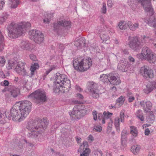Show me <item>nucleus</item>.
<instances>
[{"label": "nucleus", "mask_w": 156, "mask_h": 156, "mask_svg": "<svg viewBox=\"0 0 156 156\" xmlns=\"http://www.w3.org/2000/svg\"><path fill=\"white\" fill-rule=\"evenodd\" d=\"M48 125V122L46 118L43 119L39 121L31 120L27 126V128L29 131L27 136L32 138L37 137L43 133Z\"/></svg>", "instance_id": "obj_1"}, {"label": "nucleus", "mask_w": 156, "mask_h": 156, "mask_svg": "<svg viewBox=\"0 0 156 156\" xmlns=\"http://www.w3.org/2000/svg\"><path fill=\"white\" fill-rule=\"evenodd\" d=\"M31 26L28 22H21L18 23H12L7 28L8 36L11 38H15L21 36L27 28Z\"/></svg>", "instance_id": "obj_2"}, {"label": "nucleus", "mask_w": 156, "mask_h": 156, "mask_svg": "<svg viewBox=\"0 0 156 156\" xmlns=\"http://www.w3.org/2000/svg\"><path fill=\"white\" fill-rule=\"evenodd\" d=\"M54 84L55 85L54 92L56 93H65L68 91V88L70 87V81L67 76L64 74H61L59 73L56 74Z\"/></svg>", "instance_id": "obj_3"}, {"label": "nucleus", "mask_w": 156, "mask_h": 156, "mask_svg": "<svg viewBox=\"0 0 156 156\" xmlns=\"http://www.w3.org/2000/svg\"><path fill=\"white\" fill-rule=\"evenodd\" d=\"M73 62L74 69L81 72L87 71L92 65L91 59L90 58L83 59L77 58L73 60Z\"/></svg>", "instance_id": "obj_4"}, {"label": "nucleus", "mask_w": 156, "mask_h": 156, "mask_svg": "<svg viewBox=\"0 0 156 156\" xmlns=\"http://www.w3.org/2000/svg\"><path fill=\"white\" fill-rule=\"evenodd\" d=\"M136 56L140 59L147 60L150 63L156 61V54L147 47H144L141 53L137 54Z\"/></svg>", "instance_id": "obj_5"}, {"label": "nucleus", "mask_w": 156, "mask_h": 156, "mask_svg": "<svg viewBox=\"0 0 156 156\" xmlns=\"http://www.w3.org/2000/svg\"><path fill=\"white\" fill-rule=\"evenodd\" d=\"M6 117L9 119L16 122H20L23 121L26 117L25 115L20 112V111L16 109L13 107L11 110H7L5 112Z\"/></svg>", "instance_id": "obj_6"}, {"label": "nucleus", "mask_w": 156, "mask_h": 156, "mask_svg": "<svg viewBox=\"0 0 156 156\" xmlns=\"http://www.w3.org/2000/svg\"><path fill=\"white\" fill-rule=\"evenodd\" d=\"M74 103L78 104L75 106L72 111L69 112V115L73 119H80L83 115L86 109L84 108V106L83 104L79 103V101H75Z\"/></svg>", "instance_id": "obj_7"}, {"label": "nucleus", "mask_w": 156, "mask_h": 156, "mask_svg": "<svg viewBox=\"0 0 156 156\" xmlns=\"http://www.w3.org/2000/svg\"><path fill=\"white\" fill-rule=\"evenodd\" d=\"M16 104L19 106L20 112L27 117L31 110V102L28 101H22L17 102Z\"/></svg>", "instance_id": "obj_8"}, {"label": "nucleus", "mask_w": 156, "mask_h": 156, "mask_svg": "<svg viewBox=\"0 0 156 156\" xmlns=\"http://www.w3.org/2000/svg\"><path fill=\"white\" fill-rule=\"evenodd\" d=\"M28 98L32 100H34L39 102H44L46 99L45 91L42 89H38L31 94Z\"/></svg>", "instance_id": "obj_9"}, {"label": "nucleus", "mask_w": 156, "mask_h": 156, "mask_svg": "<svg viewBox=\"0 0 156 156\" xmlns=\"http://www.w3.org/2000/svg\"><path fill=\"white\" fill-rule=\"evenodd\" d=\"M30 38L37 43H41L43 41L44 35L39 30H30L29 32Z\"/></svg>", "instance_id": "obj_10"}, {"label": "nucleus", "mask_w": 156, "mask_h": 156, "mask_svg": "<svg viewBox=\"0 0 156 156\" xmlns=\"http://www.w3.org/2000/svg\"><path fill=\"white\" fill-rule=\"evenodd\" d=\"M128 41V45L130 48L134 50L139 49L143 45L142 43L140 41L136 36L133 37H129Z\"/></svg>", "instance_id": "obj_11"}, {"label": "nucleus", "mask_w": 156, "mask_h": 156, "mask_svg": "<svg viewBox=\"0 0 156 156\" xmlns=\"http://www.w3.org/2000/svg\"><path fill=\"white\" fill-rule=\"evenodd\" d=\"M139 72L144 78L152 79L154 77L153 70L147 66H144L142 67Z\"/></svg>", "instance_id": "obj_12"}, {"label": "nucleus", "mask_w": 156, "mask_h": 156, "mask_svg": "<svg viewBox=\"0 0 156 156\" xmlns=\"http://www.w3.org/2000/svg\"><path fill=\"white\" fill-rule=\"evenodd\" d=\"M98 88V85L93 82H90L88 84V89L92 93V97L95 98L99 97V91Z\"/></svg>", "instance_id": "obj_13"}, {"label": "nucleus", "mask_w": 156, "mask_h": 156, "mask_svg": "<svg viewBox=\"0 0 156 156\" xmlns=\"http://www.w3.org/2000/svg\"><path fill=\"white\" fill-rule=\"evenodd\" d=\"M125 110L121 111L120 114V117H116L114 119V125L117 131L119 132L120 131V122H123L125 117Z\"/></svg>", "instance_id": "obj_14"}, {"label": "nucleus", "mask_w": 156, "mask_h": 156, "mask_svg": "<svg viewBox=\"0 0 156 156\" xmlns=\"http://www.w3.org/2000/svg\"><path fill=\"white\" fill-rule=\"evenodd\" d=\"M60 26L68 28L70 27V22L64 19L60 20L57 22V23H55L54 24L53 27L55 31H57V30L59 29Z\"/></svg>", "instance_id": "obj_15"}, {"label": "nucleus", "mask_w": 156, "mask_h": 156, "mask_svg": "<svg viewBox=\"0 0 156 156\" xmlns=\"http://www.w3.org/2000/svg\"><path fill=\"white\" fill-rule=\"evenodd\" d=\"M25 64L21 62H17L14 70L20 74L24 75L26 74V70L24 69Z\"/></svg>", "instance_id": "obj_16"}, {"label": "nucleus", "mask_w": 156, "mask_h": 156, "mask_svg": "<svg viewBox=\"0 0 156 156\" xmlns=\"http://www.w3.org/2000/svg\"><path fill=\"white\" fill-rule=\"evenodd\" d=\"M126 62L125 59L121 60L119 63L118 66V68L120 70L123 72H125L129 70L131 72L133 70L134 67L131 66L132 69L130 68V67L126 65L127 69L126 68Z\"/></svg>", "instance_id": "obj_17"}, {"label": "nucleus", "mask_w": 156, "mask_h": 156, "mask_svg": "<svg viewBox=\"0 0 156 156\" xmlns=\"http://www.w3.org/2000/svg\"><path fill=\"white\" fill-rule=\"evenodd\" d=\"M140 105L141 106L144 108L145 112H150L152 106V103L149 101H147L145 102L142 101L140 102Z\"/></svg>", "instance_id": "obj_18"}, {"label": "nucleus", "mask_w": 156, "mask_h": 156, "mask_svg": "<svg viewBox=\"0 0 156 156\" xmlns=\"http://www.w3.org/2000/svg\"><path fill=\"white\" fill-rule=\"evenodd\" d=\"M109 76L110 79H109V82L113 85H118L121 83V81L119 77L112 76L111 73L109 74Z\"/></svg>", "instance_id": "obj_19"}, {"label": "nucleus", "mask_w": 156, "mask_h": 156, "mask_svg": "<svg viewBox=\"0 0 156 156\" xmlns=\"http://www.w3.org/2000/svg\"><path fill=\"white\" fill-rule=\"evenodd\" d=\"M155 88H156V81H152L150 83V84L147 85L146 88L144 89V91L146 93L148 94Z\"/></svg>", "instance_id": "obj_20"}, {"label": "nucleus", "mask_w": 156, "mask_h": 156, "mask_svg": "<svg viewBox=\"0 0 156 156\" xmlns=\"http://www.w3.org/2000/svg\"><path fill=\"white\" fill-rule=\"evenodd\" d=\"M17 62L16 61L13 60H9L6 65V68L8 70L12 69L14 70Z\"/></svg>", "instance_id": "obj_21"}, {"label": "nucleus", "mask_w": 156, "mask_h": 156, "mask_svg": "<svg viewBox=\"0 0 156 156\" xmlns=\"http://www.w3.org/2000/svg\"><path fill=\"white\" fill-rule=\"evenodd\" d=\"M11 95L14 97H16L20 94V91L19 88L12 87L10 90Z\"/></svg>", "instance_id": "obj_22"}, {"label": "nucleus", "mask_w": 156, "mask_h": 156, "mask_svg": "<svg viewBox=\"0 0 156 156\" xmlns=\"http://www.w3.org/2000/svg\"><path fill=\"white\" fill-rule=\"evenodd\" d=\"M149 112L148 115L146 118V121L147 122L152 123L155 120V116L152 112Z\"/></svg>", "instance_id": "obj_23"}, {"label": "nucleus", "mask_w": 156, "mask_h": 156, "mask_svg": "<svg viewBox=\"0 0 156 156\" xmlns=\"http://www.w3.org/2000/svg\"><path fill=\"white\" fill-rule=\"evenodd\" d=\"M128 25L130 29L132 30H136L139 26V24L138 23H133L130 21L128 22Z\"/></svg>", "instance_id": "obj_24"}, {"label": "nucleus", "mask_w": 156, "mask_h": 156, "mask_svg": "<svg viewBox=\"0 0 156 156\" xmlns=\"http://www.w3.org/2000/svg\"><path fill=\"white\" fill-rule=\"evenodd\" d=\"M39 68V66L38 63H35L31 65L30 68L31 76H33L34 75L35 71L36 70L38 69Z\"/></svg>", "instance_id": "obj_25"}, {"label": "nucleus", "mask_w": 156, "mask_h": 156, "mask_svg": "<svg viewBox=\"0 0 156 156\" xmlns=\"http://www.w3.org/2000/svg\"><path fill=\"white\" fill-rule=\"evenodd\" d=\"M9 1L10 6L12 9H15L17 7L20 3L19 0H9Z\"/></svg>", "instance_id": "obj_26"}, {"label": "nucleus", "mask_w": 156, "mask_h": 156, "mask_svg": "<svg viewBox=\"0 0 156 156\" xmlns=\"http://www.w3.org/2000/svg\"><path fill=\"white\" fill-rule=\"evenodd\" d=\"M118 26L120 30H124L128 26V22L123 20L121 21L118 23Z\"/></svg>", "instance_id": "obj_27"}, {"label": "nucleus", "mask_w": 156, "mask_h": 156, "mask_svg": "<svg viewBox=\"0 0 156 156\" xmlns=\"http://www.w3.org/2000/svg\"><path fill=\"white\" fill-rule=\"evenodd\" d=\"M20 48L23 50H29V45L28 41H23L19 44Z\"/></svg>", "instance_id": "obj_28"}, {"label": "nucleus", "mask_w": 156, "mask_h": 156, "mask_svg": "<svg viewBox=\"0 0 156 156\" xmlns=\"http://www.w3.org/2000/svg\"><path fill=\"white\" fill-rule=\"evenodd\" d=\"M135 115L138 119L141 121H144V118L143 115V112L140 110H138L136 111Z\"/></svg>", "instance_id": "obj_29"}, {"label": "nucleus", "mask_w": 156, "mask_h": 156, "mask_svg": "<svg viewBox=\"0 0 156 156\" xmlns=\"http://www.w3.org/2000/svg\"><path fill=\"white\" fill-rule=\"evenodd\" d=\"M130 133L131 135L134 137H136L138 135V130L137 128L134 126L130 127Z\"/></svg>", "instance_id": "obj_30"}, {"label": "nucleus", "mask_w": 156, "mask_h": 156, "mask_svg": "<svg viewBox=\"0 0 156 156\" xmlns=\"http://www.w3.org/2000/svg\"><path fill=\"white\" fill-rule=\"evenodd\" d=\"M140 149V146L138 145H133L131 147V151L134 154H137L139 152Z\"/></svg>", "instance_id": "obj_31"}, {"label": "nucleus", "mask_w": 156, "mask_h": 156, "mask_svg": "<svg viewBox=\"0 0 156 156\" xmlns=\"http://www.w3.org/2000/svg\"><path fill=\"white\" fill-rule=\"evenodd\" d=\"M85 44L84 39L83 38H80L77 40L75 41L74 42V45L77 47H80L82 44Z\"/></svg>", "instance_id": "obj_32"}, {"label": "nucleus", "mask_w": 156, "mask_h": 156, "mask_svg": "<svg viewBox=\"0 0 156 156\" xmlns=\"http://www.w3.org/2000/svg\"><path fill=\"white\" fill-rule=\"evenodd\" d=\"M108 77H109V74H103L100 75V80L104 83H108L109 81Z\"/></svg>", "instance_id": "obj_33"}, {"label": "nucleus", "mask_w": 156, "mask_h": 156, "mask_svg": "<svg viewBox=\"0 0 156 156\" xmlns=\"http://www.w3.org/2000/svg\"><path fill=\"white\" fill-rule=\"evenodd\" d=\"M90 152V150L88 148H83V151L80 153V156H89Z\"/></svg>", "instance_id": "obj_34"}, {"label": "nucleus", "mask_w": 156, "mask_h": 156, "mask_svg": "<svg viewBox=\"0 0 156 156\" xmlns=\"http://www.w3.org/2000/svg\"><path fill=\"white\" fill-rule=\"evenodd\" d=\"M8 17V15L6 13H3L1 16H0V25L4 22Z\"/></svg>", "instance_id": "obj_35"}, {"label": "nucleus", "mask_w": 156, "mask_h": 156, "mask_svg": "<svg viewBox=\"0 0 156 156\" xmlns=\"http://www.w3.org/2000/svg\"><path fill=\"white\" fill-rule=\"evenodd\" d=\"M103 118L107 120V121L110 120V119H111V117L112 115V113L108 112H103Z\"/></svg>", "instance_id": "obj_36"}, {"label": "nucleus", "mask_w": 156, "mask_h": 156, "mask_svg": "<svg viewBox=\"0 0 156 156\" xmlns=\"http://www.w3.org/2000/svg\"><path fill=\"white\" fill-rule=\"evenodd\" d=\"M125 100V97L122 96H120L116 100V104H119V106L123 104Z\"/></svg>", "instance_id": "obj_37"}, {"label": "nucleus", "mask_w": 156, "mask_h": 156, "mask_svg": "<svg viewBox=\"0 0 156 156\" xmlns=\"http://www.w3.org/2000/svg\"><path fill=\"white\" fill-rule=\"evenodd\" d=\"M128 134L127 130L125 129L123 130L121 134L122 142V143H123V141L125 139L126 136L128 135Z\"/></svg>", "instance_id": "obj_38"}, {"label": "nucleus", "mask_w": 156, "mask_h": 156, "mask_svg": "<svg viewBox=\"0 0 156 156\" xmlns=\"http://www.w3.org/2000/svg\"><path fill=\"white\" fill-rule=\"evenodd\" d=\"M57 67L55 65H51L49 68L46 70L44 75H47L52 70L56 69Z\"/></svg>", "instance_id": "obj_39"}, {"label": "nucleus", "mask_w": 156, "mask_h": 156, "mask_svg": "<svg viewBox=\"0 0 156 156\" xmlns=\"http://www.w3.org/2000/svg\"><path fill=\"white\" fill-rule=\"evenodd\" d=\"M127 96L129 97L128 100L129 102H132L134 100L135 98L134 96L131 93H128L127 94Z\"/></svg>", "instance_id": "obj_40"}, {"label": "nucleus", "mask_w": 156, "mask_h": 156, "mask_svg": "<svg viewBox=\"0 0 156 156\" xmlns=\"http://www.w3.org/2000/svg\"><path fill=\"white\" fill-rule=\"evenodd\" d=\"M108 126L107 128V130L108 132H110L111 130V129L112 126L113 121L111 119H110V120L108 121Z\"/></svg>", "instance_id": "obj_41"}, {"label": "nucleus", "mask_w": 156, "mask_h": 156, "mask_svg": "<svg viewBox=\"0 0 156 156\" xmlns=\"http://www.w3.org/2000/svg\"><path fill=\"white\" fill-rule=\"evenodd\" d=\"M6 60L4 56H0V65L3 66L5 63Z\"/></svg>", "instance_id": "obj_42"}, {"label": "nucleus", "mask_w": 156, "mask_h": 156, "mask_svg": "<svg viewBox=\"0 0 156 156\" xmlns=\"http://www.w3.org/2000/svg\"><path fill=\"white\" fill-rule=\"evenodd\" d=\"M52 15L48 14L47 16V18H45L43 20V21L45 23H48L50 21L51 17L52 16Z\"/></svg>", "instance_id": "obj_43"}, {"label": "nucleus", "mask_w": 156, "mask_h": 156, "mask_svg": "<svg viewBox=\"0 0 156 156\" xmlns=\"http://www.w3.org/2000/svg\"><path fill=\"white\" fill-rule=\"evenodd\" d=\"M94 130L98 132H100L102 130V127L100 126H95L94 127Z\"/></svg>", "instance_id": "obj_44"}, {"label": "nucleus", "mask_w": 156, "mask_h": 156, "mask_svg": "<svg viewBox=\"0 0 156 156\" xmlns=\"http://www.w3.org/2000/svg\"><path fill=\"white\" fill-rule=\"evenodd\" d=\"M143 41L145 42H150V43H151V42H150V41H151V40L150 39V37H146L145 36H143Z\"/></svg>", "instance_id": "obj_45"}, {"label": "nucleus", "mask_w": 156, "mask_h": 156, "mask_svg": "<svg viewBox=\"0 0 156 156\" xmlns=\"http://www.w3.org/2000/svg\"><path fill=\"white\" fill-rule=\"evenodd\" d=\"M101 39L104 42H105L107 41L109 38V37L108 36L107 34H105L101 37Z\"/></svg>", "instance_id": "obj_46"}, {"label": "nucleus", "mask_w": 156, "mask_h": 156, "mask_svg": "<svg viewBox=\"0 0 156 156\" xmlns=\"http://www.w3.org/2000/svg\"><path fill=\"white\" fill-rule=\"evenodd\" d=\"M102 12L104 14H105L106 12V6L105 3H103V6L101 8Z\"/></svg>", "instance_id": "obj_47"}, {"label": "nucleus", "mask_w": 156, "mask_h": 156, "mask_svg": "<svg viewBox=\"0 0 156 156\" xmlns=\"http://www.w3.org/2000/svg\"><path fill=\"white\" fill-rule=\"evenodd\" d=\"M5 2V1L4 0H0V10L2 9Z\"/></svg>", "instance_id": "obj_48"}, {"label": "nucleus", "mask_w": 156, "mask_h": 156, "mask_svg": "<svg viewBox=\"0 0 156 156\" xmlns=\"http://www.w3.org/2000/svg\"><path fill=\"white\" fill-rule=\"evenodd\" d=\"M113 4V2L111 0H108L107 2V4L108 6L110 8L112 7Z\"/></svg>", "instance_id": "obj_49"}, {"label": "nucleus", "mask_w": 156, "mask_h": 156, "mask_svg": "<svg viewBox=\"0 0 156 156\" xmlns=\"http://www.w3.org/2000/svg\"><path fill=\"white\" fill-rule=\"evenodd\" d=\"M92 113L94 119L95 120H96L97 119V112L95 111H93Z\"/></svg>", "instance_id": "obj_50"}, {"label": "nucleus", "mask_w": 156, "mask_h": 156, "mask_svg": "<svg viewBox=\"0 0 156 156\" xmlns=\"http://www.w3.org/2000/svg\"><path fill=\"white\" fill-rule=\"evenodd\" d=\"M30 59L33 61H36L37 59L36 56L33 54H31L29 55Z\"/></svg>", "instance_id": "obj_51"}, {"label": "nucleus", "mask_w": 156, "mask_h": 156, "mask_svg": "<svg viewBox=\"0 0 156 156\" xmlns=\"http://www.w3.org/2000/svg\"><path fill=\"white\" fill-rule=\"evenodd\" d=\"M9 84V82L8 81L5 80L2 82L1 83V85L4 86H8Z\"/></svg>", "instance_id": "obj_52"}, {"label": "nucleus", "mask_w": 156, "mask_h": 156, "mask_svg": "<svg viewBox=\"0 0 156 156\" xmlns=\"http://www.w3.org/2000/svg\"><path fill=\"white\" fill-rule=\"evenodd\" d=\"M87 140L89 141V142H91L93 141L94 138L91 135H90L88 137Z\"/></svg>", "instance_id": "obj_53"}, {"label": "nucleus", "mask_w": 156, "mask_h": 156, "mask_svg": "<svg viewBox=\"0 0 156 156\" xmlns=\"http://www.w3.org/2000/svg\"><path fill=\"white\" fill-rule=\"evenodd\" d=\"M76 97L79 99H83V96L81 94L79 93L77 94L76 95Z\"/></svg>", "instance_id": "obj_54"}, {"label": "nucleus", "mask_w": 156, "mask_h": 156, "mask_svg": "<svg viewBox=\"0 0 156 156\" xmlns=\"http://www.w3.org/2000/svg\"><path fill=\"white\" fill-rule=\"evenodd\" d=\"M0 76L2 78H5V76L1 69H0Z\"/></svg>", "instance_id": "obj_55"}, {"label": "nucleus", "mask_w": 156, "mask_h": 156, "mask_svg": "<svg viewBox=\"0 0 156 156\" xmlns=\"http://www.w3.org/2000/svg\"><path fill=\"white\" fill-rule=\"evenodd\" d=\"M150 130L148 128H147L145 130V135H148L150 133Z\"/></svg>", "instance_id": "obj_56"}, {"label": "nucleus", "mask_w": 156, "mask_h": 156, "mask_svg": "<svg viewBox=\"0 0 156 156\" xmlns=\"http://www.w3.org/2000/svg\"><path fill=\"white\" fill-rule=\"evenodd\" d=\"M128 59L130 62H134L135 61L134 59L131 56H129Z\"/></svg>", "instance_id": "obj_57"}, {"label": "nucleus", "mask_w": 156, "mask_h": 156, "mask_svg": "<svg viewBox=\"0 0 156 156\" xmlns=\"http://www.w3.org/2000/svg\"><path fill=\"white\" fill-rule=\"evenodd\" d=\"M76 90L79 92H80L82 91V89L80 87L76 86L75 87Z\"/></svg>", "instance_id": "obj_58"}, {"label": "nucleus", "mask_w": 156, "mask_h": 156, "mask_svg": "<svg viewBox=\"0 0 156 156\" xmlns=\"http://www.w3.org/2000/svg\"><path fill=\"white\" fill-rule=\"evenodd\" d=\"M83 148L87 147L88 145L87 142L86 141L83 142Z\"/></svg>", "instance_id": "obj_59"}, {"label": "nucleus", "mask_w": 156, "mask_h": 156, "mask_svg": "<svg viewBox=\"0 0 156 156\" xmlns=\"http://www.w3.org/2000/svg\"><path fill=\"white\" fill-rule=\"evenodd\" d=\"M150 125L148 124H144L143 125L142 127L143 128H146V127H147L149 126H150Z\"/></svg>", "instance_id": "obj_60"}, {"label": "nucleus", "mask_w": 156, "mask_h": 156, "mask_svg": "<svg viewBox=\"0 0 156 156\" xmlns=\"http://www.w3.org/2000/svg\"><path fill=\"white\" fill-rule=\"evenodd\" d=\"M23 142H25L26 143L27 145H29L30 146H32V144L31 143H27V142L26 140H24L23 141Z\"/></svg>", "instance_id": "obj_61"}, {"label": "nucleus", "mask_w": 156, "mask_h": 156, "mask_svg": "<svg viewBox=\"0 0 156 156\" xmlns=\"http://www.w3.org/2000/svg\"><path fill=\"white\" fill-rule=\"evenodd\" d=\"M109 108L110 109L115 108H116V106L115 105H111L109 106Z\"/></svg>", "instance_id": "obj_62"}, {"label": "nucleus", "mask_w": 156, "mask_h": 156, "mask_svg": "<svg viewBox=\"0 0 156 156\" xmlns=\"http://www.w3.org/2000/svg\"><path fill=\"white\" fill-rule=\"evenodd\" d=\"M98 152V153L100 154L101 156H103V153L100 150H99Z\"/></svg>", "instance_id": "obj_63"}, {"label": "nucleus", "mask_w": 156, "mask_h": 156, "mask_svg": "<svg viewBox=\"0 0 156 156\" xmlns=\"http://www.w3.org/2000/svg\"><path fill=\"white\" fill-rule=\"evenodd\" d=\"M112 153L111 152L107 153L106 154V156H112Z\"/></svg>", "instance_id": "obj_64"}]
</instances>
